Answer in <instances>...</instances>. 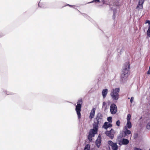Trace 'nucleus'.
Instances as JSON below:
<instances>
[{
	"label": "nucleus",
	"instance_id": "nucleus-1",
	"mask_svg": "<svg viewBox=\"0 0 150 150\" xmlns=\"http://www.w3.org/2000/svg\"><path fill=\"white\" fill-rule=\"evenodd\" d=\"M130 65L128 62L125 63L121 74V78L122 80L126 78L129 75L128 72L130 70Z\"/></svg>",
	"mask_w": 150,
	"mask_h": 150
},
{
	"label": "nucleus",
	"instance_id": "nucleus-2",
	"mask_svg": "<svg viewBox=\"0 0 150 150\" xmlns=\"http://www.w3.org/2000/svg\"><path fill=\"white\" fill-rule=\"evenodd\" d=\"M119 88L113 89L111 91L110 95L112 98L115 100H117L119 98V93L120 92Z\"/></svg>",
	"mask_w": 150,
	"mask_h": 150
},
{
	"label": "nucleus",
	"instance_id": "nucleus-3",
	"mask_svg": "<svg viewBox=\"0 0 150 150\" xmlns=\"http://www.w3.org/2000/svg\"><path fill=\"white\" fill-rule=\"evenodd\" d=\"M98 127L93 125V128L92 129L90 130L89 134L88 136V138L89 141L91 142L92 140V137H94L95 134L97 133Z\"/></svg>",
	"mask_w": 150,
	"mask_h": 150
},
{
	"label": "nucleus",
	"instance_id": "nucleus-4",
	"mask_svg": "<svg viewBox=\"0 0 150 150\" xmlns=\"http://www.w3.org/2000/svg\"><path fill=\"white\" fill-rule=\"evenodd\" d=\"M82 103L83 101L82 99H79L78 101L77 105L76 107L75 110L77 114L79 119L80 118L81 116L80 112Z\"/></svg>",
	"mask_w": 150,
	"mask_h": 150
},
{
	"label": "nucleus",
	"instance_id": "nucleus-5",
	"mask_svg": "<svg viewBox=\"0 0 150 150\" xmlns=\"http://www.w3.org/2000/svg\"><path fill=\"white\" fill-rule=\"evenodd\" d=\"M103 121V115L100 113H98L96 115L93 125L98 127V125Z\"/></svg>",
	"mask_w": 150,
	"mask_h": 150
},
{
	"label": "nucleus",
	"instance_id": "nucleus-6",
	"mask_svg": "<svg viewBox=\"0 0 150 150\" xmlns=\"http://www.w3.org/2000/svg\"><path fill=\"white\" fill-rule=\"evenodd\" d=\"M110 110L111 113L112 114H114L117 112V108L115 104L113 103L111 105L110 107Z\"/></svg>",
	"mask_w": 150,
	"mask_h": 150
},
{
	"label": "nucleus",
	"instance_id": "nucleus-7",
	"mask_svg": "<svg viewBox=\"0 0 150 150\" xmlns=\"http://www.w3.org/2000/svg\"><path fill=\"white\" fill-rule=\"evenodd\" d=\"M108 144L112 147V150H117L118 149V146L116 143H114L111 140L108 142Z\"/></svg>",
	"mask_w": 150,
	"mask_h": 150
},
{
	"label": "nucleus",
	"instance_id": "nucleus-8",
	"mask_svg": "<svg viewBox=\"0 0 150 150\" xmlns=\"http://www.w3.org/2000/svg\"><path fill=\"white\" fill-rule=\"evenodd\" d=\"M114 131V130L112 129H111V130L109 131H106L105 133L107 136H108L111 139H112L114 137V134L112 133V132H113Z\"/></svg>",
	"mask_w": 150,
	"mask_h": 150
},
{
	"label": "nucleus",
	"instance_id": "nucleus-9",
	"mask_svg": "<svg viewBox=\"0 0 150 150\" xmlns=\"http://www.w3.org/2000/svg\"><path fill=\"white\" fill-rule=\"evenodd\" d=\"M112 126L111 124L108 122H105L103 126V127L107 129L108 128L111 127Z\"/></svg>",
	"mask_w": 150,
	"mask_h": 150
},
{
	"label": "nucleus",
	"instance_id": "nucleus-10",
	"mask_svg": "<svg viewBox=\"0 0 150 150\" xmlns=\"http://www.w3.org/2000/svg\"><path fill=\"white\" fill-rule=\"evenodd\" d=\"M144 2V0H139L136 8L138 9H142L143 8V4Z\"/></svg>",
	"mask_w": 150,
	"mask_h": 150
},
{
	"label": "nucleus",
	"instance_id": "nucleus-11",
	"mask_svg": "<svg viewBox=\"0 0 150 150\" xmlns=\"http://www.w3.org/2000/svg\"><path fill=\"white\" fill-rule=\"evenodd\" d=\"M96 110V109L95 108H93L91 110L89 117L90 119H91L94 117Z\"/></svg>",
	"mask_w": 150,
	"mask_h": 150
},
{
	"label": "nucleus",
	"instance_id": "nucleus-12",
	"mask_svg": "<svg viewBox=\"0 0 150 150\" xmlns=\"http://www.w3.org/2000/svg\"><path fill=\"white\" fill-rule=\"evenodd\" d=\"M108 91V90L107 89H105L102 90V93L104 98H105L106 97Z\"/></svg>",
	"mask_w": 150,
	"mask_h": 150
},
{
	"label": "nucleus",
	"instance_id": "nucleus-13",
	"mask_svg": "<svg viewBox=\"0 0 150 150\" xmlns=\"http://www.w3.org/2000/svg\"><path fill=\"white\" fill-rule=\"evenodd\" d=\"M101 142V138L98 137L96 141V144L98 148L100 146Z\"/></svg>",
	"mask_w": 150,
	"mask_h": 150
},
{
	"label": "nucleus",
	"instance_id": "nucleus-14",
	"mask_svg": "<svg viewBox=\"0 0 150 150\" xmlns=\"http://www.w3.org/2000/svg\"><path fill=\"white\" fill-rule=\"evenodd\" d=\"M131 133V132L130 130H128L127 129H126L125 131L124 132V134L122 135V137H125L126 136L130 134Z\"/></svg>",
	"mask_w": 150,
	"mask_h": 150
},
{
	"label": "nucleus",
	"instance_id": "nucleus-15",
	"mask_svg": "<svg viewBox=\"0 0 150 150\" xmlns=\"http://www.w3.org/2000/svg\"><path fill=\"white\" fill-rule=\"evenodd\" d=\"M110 9L112 10L113 11V15L112 16V18L114 19H115V15L116 13V8L113 9V7L110 6Z\"/></svg>",
	"mask_w": 150,
	"mask_h": 150
},
{
	"label": "nucleus",
	"instance_id": "nucleus-16",
	"mask_svg": "<svg viewBox=\"0 0 150 150\" xmlns=\"http://www.w3.org/2000/svg\"><path fill=\"white\" fill-rule=\"evenodd\" d=\"M122 143L123 144L127 145L129 143V141L126 139H123L122 141Z\"/></svg>",
	"mask_w": 150,
	"mask_h": 150
},
{
	"label": "nucleus",
	"instance_id": "nucleus-17",
	"mask_svg": "<svg viewBox=\"0 0 150 150\" xmlns=\"http://www.w3.org/2000/svg\"><path fill=\"white\" fill-rule=\"evenodd\" d=\"M77 10L78 11V12L80 13L85 18H86L88 19V18H90L85 13H82L81 12L79 11L77 9Z\"/></svg>",
	"mask_w": 150,
	"mask_h": 150
},
{
	"label": "nucleus",
	"instance_id": "nucleus-18",
	"mask_svg": "<svg viewBox=\"0 0 150 150\" xmlns=\"http://www.w3.org/2000/svg\"><path fill=\"white\" fill-rule=\"evenodd\" d=\"M126 125L128 129L131 128L132 127V125L130 121H127Z\"/></svg>",
	"mask_w": 150,
	"mask_h": 150
},
{
	"label": "nucleus",
	"instance_id": "nucleus-19",
	"mask_svg": "<svg viewBox=\"0 0 150 150\" xmlns=\"http://www.w3.org/2000/svg\"><path fill=\"white\" fill-rule=\"evenodd\" d=\"M102 108H104V110H105L107 109V106L106 105V103L105 102H103V103Z\"/></svg>",
	"mask_w": 150,
	"mask_h": 150
},
{
	"label": "nucleus",
	"instance_id": "nucleus-20",
	"mask_svg": "<svg viewBox=\"0 0 150 150\" xmlns=\"http://www.w3.org/2000/svg\"><path fill=\"white\" fill-rule=\"evenodd\" d=\"M146 34L147 36L149 37H150V25L148 27L147 32H146Z\"/></svg>",
	"mask_w": 150,
	"mask_h": 150
},
{
	"label": "nucleus",
	"instance_id": "nucleus-21",
	"mask_svg": "<svg viewBox=\"0 0 150 150\" xmlns=\"http://www.w3.org/2000/svg\"><path fill=\"white\" fill-rule=\"evenodd\" d=\"M90 146L89 144H88L86 145L84 150H90Z\"/></svg>",
	"mask_w": 150,
	"mask_h": 150
},
{
	"label": "nucleus",
	"instance_id": "nucleus-22",
	"mask_svg": "<svg viewBox=\"0 0 150 150\" xmlns=\"http://www.w3.org/2000/svg\"><path fill=\"white\" fill-rule=\"evenodd\" d=\"M131 118V115L130 114H129L127 115V121H130V120Z\"/></svg>",
	"mask_w": 150,
	"mask_h": 150
},
{
	"label": "nucleus",
	"instance_id": "nucleus-23",
	"mask_svg": "<svg viewBox=\"0 0 150 150\" xmlns=\"http://www.w3.org/2000/svg\"><path fill=\"white\" fill-rule=\"evenodd\" d=\"M107 120L109 122H112V117H108V118Z\"/></svg>",
	"mask_w": 150,
	"mask_h": 150
},
{
	"label": "nucleus",
	"instance_id": "nucleus-24",
	"mask_svg": "<svg viewBox=\"0 0 150 150\" xmlns=\"http://www.w3.org/2000/svg\"><path fill=\"white\" fill-rule=\"evenodd\" d=\"M100 2V0H93L91 2H89V3H92L93 2L97 3Z\"/></svg>",
	"mask_w": 150,
	"mask_h": 150
},
{
	"label": "nucleus",
	"instance_id": "nucleus-25",
	"mask_svg": "<svg viewBox=\"0 0 150 150\" xmlns=\"http://www.w3.org/2000/svg\"><path fill=\"white\" fill-rule=\"evenodd\" d=\"M120 120H118L116 122V125L118 126H120Z\"/></svg>",
	"mask_w": 150,
	"mask_h": 150
},
{
	"label": "nucleus",
	"instance_id": "nucleus-26",
	"mask_svg": "<svg viewBox=\"0 0 150 150\" xmlns=\"http://www.w3.org/2000/svg\"><path fill=\"white\" fill-rule=\"evenodd\" d=\"M146 128L148 129H150V123H148L146 126Z\"/></svg>",
	"mask_w": 150,
	"mask_h": 150
},
{
	"label": "nucleus",
	"instance_id": "nucleus-27",
	"mask_svg": "<svg viewBox=\"0 0 150 150\" xmlns=\"http://www.w3.org/2000/svg\"><path fill=\"white\" fill-rule=\"evenodd\" d=\"M145 23H148L149 25L150 24V21L149 20H147L146 21Z\"/></svg>",
	"mask_w": 150,
	"mask_h": 150
},
{
	"label": "nucleus",
	"instance_id": "nucleus-28",
	"mask_svg": "<svg viewBox=\"0 0 150 150\" xmlns=\"http://www.w3.org/2000/svg\"><path fill=\"white\" fill-rule=\"evenodd\" d=\"M138 135V134L137 133H135L134 135V138H136L137 137Z\"/></svg>",
	"mask_w": 150,
	"mask_h": 150
},
{
	"label": "nucleus",
	"instance_id": "nucleus-29",
	"mask_svg": "<svg viewBox=\"0 0 150 150\" xmlns=\"http://www.w3.org/2000/svg\"><path fill=\"white\" fill-rule=\"evenodd\" d=\"M134 97H132L131 98V99H130V102L132 103L133 100H134Z\"/></svg>",
	"mask_w": 150,
	"mask_h": 150
},
{
	"label": "nucleus",
	"instance_id": "nucleus-30",
	"mask_svg": "<svg viewBox=\"0 0 150 150\" xmlns=\"http://www.w3.org/2000/svg\"><path fill=\"white\" fill-rule=\"evenodd\" d=\"M69 7H73L74 9H76V10H77V9H76V8H75L74 7V6H73V5H69Z\"/></svg>",
	"mask_w": 150,
	"mask_h": 150
},
{
	"label": "nucleus",
	"instance_id": "nucleus-31",
	"mask_svg": "<svg viewBox=\"0 0 150 150\" xmlns=\"http://www.w3.org/2000/svg\"><path fill=\"white\" fill-rule=\"evenodd\" d=\"M134 150H142L140 149L136 148Z\"/></svg>",
	"mask_w": 150,
	"mask_h": 150
},
{
	"label": "nucleus",
	"instance_id": "nucleus-32",
	"mask_svg": "<svg viewBox=\"0 0 150 150\" xmlns=\"http://www.w3.org/2000/svg\"><path fill=\"white\" fill-rule=\"evenodd\" d=\"M69 4H67L65 5L64 6H69Z\"/></svg>",
	"mask_w": 150,
	"mask_h": 150
},
{
	"label": "nucleus",
	"instance_id": "nucleus-33",
	"mask_svg": "<svg viewBox=\"0 0 150 150\" xmlns=\"http://www.w3.org/2000/svg\"><path fill=\"white\" fill-rule=\"evenodd\" d=\"M40 3L38 4V6H39L40 7H42V6H40Z\"/></svg>",
	"mask_w": 150,
	"mask_h": 150
},
{
	"label": "nucleus",
	"instance_id": "nucleus-34",
	"mask_svg": "<svg viewBox=\"0 0 150 150\" xmlns=\"http://www.w3.org/2000/svg\"><path fill=\"white\" fill-rule=\"evenodd\" d=\"M103 4H104V1H103Z\"/></svg>",
	"mask_w": 150,
	"mask_h": 150
},
{
	"label": "nucleus",
	"instance_id": "nucleus-35",
	"mask_svg": "<svg viewBox=\"0 0 150 150\" xmlns=\"http://www.w3.org/2000/svg\"><path fill=\"white\" fill-rule=\"evenodd\" d=\"M129 98H128V99H129Z\"/></svg>",
	"mask_w": 150,
	"mask_h": 150
},
{
	"label": "nucleus",
	"instance_id": "nucleus-36",
	"mask_svg": "<svg viewBox=\"0 0 150 150\" xmlns=\"http://www.w3.org/2000/svg\"><path fill=\"white\" fill-rule=\"evenodd\" d=\"M149 150H150V149H149Z\"/></svg>",
	"mask_w": 150,
	"mask_h": 150
}]
</instances>
